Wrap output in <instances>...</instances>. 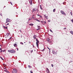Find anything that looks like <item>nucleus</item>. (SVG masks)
Returning <instances> with one entry per match:
<instances>
[{"label":"nucleus","instance_id":"obj_1","mask_svg":"<svg viewBox=\"0 0 73 73\" xmlns=\"http://www.w3.org/2000/svg\"><path fill=\"white\" fill-rule=\"evenodd\" d=\"M8 52L10 53H14L16 52L15 50H8Z\"/></svg>","mask_w":73,"mask_h":73},{"label":"nucleus","instance_id":"obj_2","mask_svg":"<svg viewBox=\"0 0 73 73\" xmlns=\"http://www.w3.org/2000/svg\"><path fill=\"white\" fill-rule=\"evenodd\" d=\"M13 71H12V73H17V70L15 68H13Z\"/></svg>","mask_w":73,"mask_h":73},{"label":"nucleus","instance_id":"obj_3","mask_svg":"<svg viewBox=\"0 0 73 73\" xmlns=\"http://www.w3.org/2000/svg\"><path fill=\"white\" fill-rule=\"evenodd\" d=\"M9 22H11V20L9 19L8 18H7L6 19V23H9Z\"/></svg>","mask_w":73,"mask_h":73},{"label":"nucleus","instance_id":"obj_4","mask_svg":"<svg viewBox=\"0 0 73 73\" xmlns=\"http://www.w3.org/2000/svg\"><path fill=\"white\" fill-rule=\"evenodd\" d=\"M60 12L62 14V15H65V16H66V13H65L64 12V11H63L61 10L60 11Z\"/></svg>","mask_w":73,"mask_h":73},{"label":"nucleus","instance_id":"obj_5","mask_svg":"<svg viewBox=\"0 0 73 73\" xmlns=\"http://www.w3.org/2000/svg\"><path fill=\"white\" fill-rule=\"evenodd\" d=\"M44 17L46 19H48V17L46 16L45 15H44Z\"/></svg>","mask_w":73,"mask_h":73},{"label":"nucleus","instance_id":"obj_6","mask_svg":"<svg viewBox=\"0 0 73 73\" xmlns=\"http://www.w3.org/2000/svg\"><path fill=\"white\" fill-rule=\"evenodd\" d=\"M37 10V8H35L33 9L32 12H35Z\"/></svg>","mask_w":73,"mask_h":73},{"label":"nucleus","instance_id":"obj_7","mask_svg":"<svg viewBox=\"0 0 73 73\" xmlns=\"http://www.w3.org/2000/svg\"><path fill=\"white\" fill-rule=\"evenodd\" d=\"M38 29H36L37 31H39V30H40V29H41V27H40V26H38Z\"/></svg>","mask_w":73,"mask_h":73},{"label":"nucleus","instance_id":"obj_8","mask_svg":"<svg viewBox=\"0 0 73 73\" xmlns=\"http://www.w3.org/2000/svg\"><path fill=\"white\" fill-rule=\"evenodd\" d=\"M46 72L47 73H49V69L48 68H46Z\"/></svg>","mask_w":73,"mask_h":73},{"label":"nucleus","instance_id":"obj_9","mask_svg":"<svg viewBox=\"0 0 73 73\" xmlns=\"http://www.w3.org/2000/svg\"><path fill=\"white\" fill-rule=\"evenodd\" d=\"M36 43H39V40L37 39V38H36Z\"/></svg>","mask_w":73,"mask_h":73},{"label":"nucleus","instance_id":"obj_10","mask_svg":"<svg viewBox=\"0 0 73 73\" xmlns=\"http://www.w3.org/2000/svg\"><path fill=\"white\" fill-rule=\"evenodd\" d=\"M34 20H36V21H38V22H40V21H39V20H38L37 19H34Z\"/></svg>","mask_w":73,"mask_h":73},{"label":"nucleus","instance_id":"obj_11","mask_svg":"<svg viewBox=\"0 0 73 73\" xmlns=\"http://www.w3.org/2000/svg\"><path fill=\"white\" fill-rule=\"evenodd\" d=\"M37 37V36L36 35H34L33 36V38L35 39H36V37Z\"/></svg>","mask_w":73,"mask_h":73},{"label":"nucleus","instance_id":"obj_12","mask_svg":"<svg viewBox=\"0 0 73 73\" xmlns=\"http://www.w3.org/2000/svg\"><path fill=\"white\" fill-rule=\"evenodd\" d=\"M13 45L15 47H16V46H17V44H14Z\"/></svg>","mask_w":73,"mask_h":73},{"label":"nucleus","instance_id":"obj_13","mask_svg":"<svg viewBox=\"0 0 73 73\" xmlns=\"http://www.w3.org/2000/svg\"><path fill=\"white\" fill-rule=\"evenodd\" d=\"M4 71H5V72H6L7 73H10V72H9L8 70H4Z\"/></svg>","mask_w":73,"mask_h":73},{"label":"nucleus","instance_id":"obj_14","mask_svg":"<svg viewBox=\"0 0 73 73\" xmlns=\"http://www.w3.org/2000/svg\"><path fill=\"white\" fill-rule=\"evenodd\" d=\"M52 52H53V53L54 54H55V55L56 54V52H54V51H53Z\"/></svg>","mask_w":73,"mask_h":73},{"label":"nucleus","instance_id":"obj_15","mask_svg":"<svg viewBox=\"0 0 73 73\" xmlns=\"http://www.w3.org/2000/svg\"><path fill=\"white\" fill-rule=\"evenodd\" d=\"M29 25H30L31 26H33V24L32 23H31L29 24Z\"/></svg>","mask_w":73,"mask_h":73},{"label":"nucleus","instance_id":"obj_16","mask_svg":"<svg viewBox=\"0 0 73 73\" xmlns=\"http://www.w3.org/2000/svg\"><path fill=\"white\" fill-rule=\"evenodd\" d=\"M1 52H5V50H1Z\"/></svg>","mask_w":73,"mask_h":73},{"label":"nucleus","instance_id":"obj_17","mask_svg":"<svg viewBox=\"0 0 73 73\" xmlns=\"http://www.w3.org/2000/svg\"><path fill=\"white\" fill-rule=\"evenodd\" d=\"M38 43H36V46H37V48H38Z\"/></svg>","mask_w":73,"mask_h":73},{"label":"nucleus","instance_id":"obj_18","mask_svg":"<svg viewBox=\"0 0 73 73\" xmlns=\"http://www.w3.org/2000/svg\"><path fill=\"white\" fill-rule=\"evenodd\" d=\"M40 7L41 9H42V7L41 6V5H40Z\"/></svg>","mask_w":73,"mask_h":73},{"label":"nucleus","instance_id":"obj_19","mask_svg":"<svg viewBox=\"0 0 73 73\" xmlns=\"http://www.w3.org/2000/svg\"><path fill=\"white\" fill-rule=\"evenodd\" d=\"M55 11H56V9H54L53 10V12H55Z\"/></svg>","mask_w":73,"mask_h":73},{"label":"nucleus","instance_id":"obj_20","mask_svg":"<svg viewBox=\"0 0 73 73\" xmlns=\"http://www.w3.org/2000/svg\"><path fill=\"white\" fill-rule=\"evenodd\" d=\"M8 36H9V33H7V37H8Z\"/></svg>","mask_w":73,"mask_h":73},{"label":"nucleus","instance_id":"obj_21","mask_svg":"<svg viewBox=\"0 0 73 73\" xmlns=\"http://www.w3.org/2000/svg\"><path fill=\"white\" fill-rule=\"evenodd\" d=\"M32 0H31L29 1V3H30V4L31 3H32Z\"/></svg>","mask_w":73,"mask_h":73},{"label":"nucleus","instance_id":"obj_22","mask_svg":"<svg viewBox=\"0 0 73 73\" xmlns=\"http://www.w3.org/2000/svg\"><path fill=\"white\" fill-rule=\"evenodd\" d=\"M28 67H29V68L30 69H31V66L30 65H29Z\"/></svg>","mask_w":73,"mask_h":73},{"label":"nucleus","instance_id":"obj_23","mask_svg":"<svg viewBox=\"0 0 73 73\" xmlns=\"http://www.w3.org/2000/svg\"><path fill=\"white\" fill-rule=\"evenodd\" d=\"M34 18H35V17H33V16H32V17L31 19H34Z\"/></svg>","mask_w":73,"mask_h":73},{"label":"nucleus","instance_id":"obj_24","mask_svg":"<svg viewBox=\"0 0 73 73\" xmlns=\"http://www.w3.org/2000/svg\"><path fill=\"white\" fill-rule=\"evenodd\" d=\"M50 31H51V32H52V33H53V31H52V30H51V29H50Z\"/></svg>","mask_w":73,"mask_h":73},{"label":"nucleus","instance_id":"obj_25","mask_svg":"<svg viewBox=\"0 0 73 73\" xmlns=\"http://www.w3.org/2000/svg\"><path fill=\"white\" fill-rule=\"evenodd\" d=\"M49 41V39L48 38L47 39V41Z\"/></svg>","mask_w":73,"mask_h":73},{"label":"nucleus","instance_id":"obj_26","mask_svg":"<svg viewBox=\"0 0 73 73\" xmlns=\"http://www.w3.org/2000/svg\"><path fill=\"white\" fill-rule=\"evenodd\" d=\"M20 43L21 44H22V45H23L24 44H23V43L22 42H20Z\"/></svg>","mask_w":73,"mask_h":73},{"label":"nucleus","instance_id":"obj_27","mask_svg":"<svg viewBox=\"0 0 73 73\" xmlns=\"http://www.w3.org/2000/svg\"><path fill=\"white\" fill-rule=\"evenodd\" d=\"M70 13L71 15V16H72V12H70Z\"/></svg>","mask_w":73,"mask_h":73},{"label":"nucleus","instance_id":"obj_28","mask_svg":"<svg viewBox=\"0 0 73 73\" xmlns=\"http://www.w3.org/2000/svg\"><path fill=\"white\" fill-rule=\"evenodd\" d=\"M0 58H1V60H4V59H3V58H2L1 57V56H0Z\"/></svg>","mask_w":73,"mask_h":73},{"label":"nucleus","instance_id":"obj_29","mask_svg":"<svg viewBox=\"0 0 73 73\" xmlns=\"http://www.w3.org/2000/svg\"><path fill=\"white\" fill-rule=\"evenodd\" d=\"M44 24H46V22L45 21H44Z\"/></svg>","mask_w":73,"mask_h":73},{"label":"nucleus","instance_id":"obj_30","mask_svg":"<svg viewBox=\"0 0 73 73\" xmlns=\"http://www.w3.org/2000/svg\"><path fill=\"white\" fill-rule=\"evenodd\" d=\"M10 3L11 4V5H12V2H10Z\"/></svg>","mask_w":73,"mask_h":73},{"label":"nucleus","instance_id":"obj_31","mask_svg":"<svg viewBox=\"0 0 73 73\" xmlns=\"http://www.w3.org/2000/svg\"><path fill=\"white\" fill-rule=\"evenodd\" d=\"M40 22H41V23H44V21H40Z\"/></svg>","mask_w":73,"mask_h":73},{"label":"nucleus","instance_id":"obj_32","mask_svg":"<svg viewBox=\"0 0 73 73\" xmlns=\"http://www.w3.org/2000/svg\"><path fill=\"white\" fill-rule=\"evenodd\" d=\"M31 19H30V18H29L28 21H30V20H31Z\"/></svg>","mask_w":73,"mask_h":73},{"label":"nucleus","instance_id":"obj_33","mask_svg":"<svg viewBox=\"0 0 73 73\" xmlns=\"http://www.w3.org/2000/svg\"><path fill=\"white\" fill-rule=\"evenodd\" d=\"M30 72L31 73H33V72H32V70H31Z\"/></svg>","mask_w":73,"mask_h":73},{"label":"nucleus","instance_id":"obj_34","mask_svg":"<svg viewBox=\"0 0 73 73\" xmlns=\"http://www.w3.org/2000/svg\"><path fill=\"white\" fill-rule=\"evenodd\" d=\"M36 11L37 12H38V9H37V10H36Z\"/></svg>","mask_w":73,"mask_h":73},{"label":"nucleus","instance_id":"obj_35","mask_svg":"<svg viewBox=\"0 0 73 73\" xmlns=\"http://www.w3.org/2000/svg\"><path fill=\"white\" fill-rule=\"evenodd\" d=\"M32 2L31 3H30V5H32Z\"/></svg>","mask_w":73,"mask_h":73},{"label":"nucleus","instance_id":"obj_36","mask_svg":"<svg viewBox=\"0 0 73 73\" xmlns=\"http://www.w3.org/2000/svg\"><path fill=\"white\" fill-rule=\"evenodd\" d=\"M3 28L5 29V27L4 26H3Z\"/></svg>","mask_w":73,"mask_h":73},{"label":"nucleus","instance_id":"obj_37","mask_svg":"<svg viewBox=\"0 0 73 73\" xmlns=\"http://www.w3.org/2000/svg\"><path fill=\"white\" fill-rule=\"evenodd\" d=\"M52 67H53V64H51Z\"/></svg>","mask_w":73,"mask_h":73},{"label":"nucleus","instance_id":"obj_38","mask_svg":"<svg viewBox=\"0 0 73 73\" xmlns=\"http://www.w3.org/2000/svg\"><path fill=\"white\" fill-rule=\"evenodd\" d=\"M9 23H7V24H5V25H9Z\"/></svg>","mask_w":73,"mask_h":73},{"label":"nucleus","instance_id":"obj_39","mask_svg":"<svg viewBox=\"0 0 73 73\" xmlns=\"http://www.w3.org/2000/svg\"><path fill=\"white\" fill-rule=\"evenodd\" d=\"M29 44H31V42L30 41L29 42Z\"/></svg>","mask_w":73,"mask_h":73},{"label":"nucleus","instance_id":"obj_40","mask_svg":"<svg viewBox=\"0 0 73 73\" xmlns=\"http://www.w3.org/2000/svg\"><path fill=\"white\" fill-rule=\"evenodd\" d=\"M48 22H50V20H48Z\"/></svg>","mask_w":73,"mask_h":73},{"label":"nucleus","instance_id":"obj_41","mask_svg":"<svg viewBox=\"0 0 73 73\" xmlns=\"http://www.w3.org/2000/svg\"><path fill=\"white\" fill-rule=\"evenodd\" d=\"M33 52V50H32L31 51V53H32Z\"/></svg>","mask_w":73,"mask_h":73},{"label":"nucleus","instance_id":"obj_42","mask_svg":"<svg viewBox=\"0 0 73 73\" xmlns=\"http://www.w3.org/2000/svg\"><path fill=\"white\" fill-rule=\"evenodd\" d=\"M17 50L18 51V50H19V48H17Z\"/></svg>","mask_w":73,"mask_h":73},{"label":"nucleus","instance_id":"obj_43","mask_svg":"<svg viewBox=\"0 0 73 73\" xmlns=\"http://www.w3.org/2000/svg\"><path fill=\"white\" fill-rule=\"evenodd\" d=\"M45 48H44L43 50H42V51H44Z\"/></svg>","mask_w":73,"mask_h":73},{"label":"nucleus","instance_id":"obj_44","mask_svg":"<svg viewBox=\"0 0 73 73\" xmlns=\"http://www.w3.org/2000/svg\"><path fill=\"white\" fill-rule=\"evenodd\" d=\"M37 16H40V15H38V14H37Z\"/></svg>","mask_w":73,"mask_h":73},{"label":"nucleus","instance_id":"obj_45","mask_svg":"<svg viewBox=\"0 0 73 73\" xmlns=\"http://www.w3.org/2000/svg\"><path fill=\"white\" fill-rule=\"evenodd\" d=\"M40 17L41 18H42V16H40Z\"/></svg>","mask_w":73,"mask_h":73},{"label":"nucleus","instance_id":"obj_46","mask_svg":"<svg viewBox=\"0 0 73 73\" xmlns=\"http://www.w3.org/2000/svg\"><path fill=\"white\" fill-rule=\"evenodd\" d=\"M66 29V27L64 28V29Z\"/></svg>","mask_w":73,"mask_h":73},{"label":"nucleus","instance_id":"obj_47","mask_svg":"<svg viewBox=\"0 0 73 73\" xmlns=\"http://www.w3.org/2000/svg\"><path fill=\"white\" fill-rule=\"evenodd\" d=\"M7 27H5V29H7Z\"/></svg>","mask_w":73,"mask_h":73},{"label":"nucleus","instance_id":"obj_48","mask_svg":"<svg viewBox=\"0 0 73 73\" xmlns=\"http://www.w3.org/2000/svg\"><path fill=\"white\" fill-rule=\"evenodd\" d=\"M12 38V37H11L9 39H11Z\"/></svg>","mask_w":73,"mask_h":73},{"label":"nucleus","instance_id":"obj_49","mask_svg":"<svg viewBox=\"0 0 73 73\" xmlns=\"http://www.w3.org/2000/svg\"><path fill=\"white\" fill-rule=\"evenodd\" d=\"M20 32L21 33V30H20Z\"/></svg>","mask_w":73,"mask_h":73},{"label":"nucleus","instance_id":"obj_50","mask_svg":"<svg viewBox=\"0 0 73 73\" xmlns=\"http://www.w3.org/2000/svg\"><path fill=\"white\" fill-rule=\"evenodd\" d=\"M0 50H1V48H0Z\"/></svg>","mask_w":73,"mask_h":73},{"label":"nucleus","instance_id":"obj_51","mask_svg":"<svg viewBox=\"0 0 73 73\" xmlns=\"http://www.w3.org/2000/svg\"><path fill=\"white\" fill-rule=\"evenodd\" d=\"M47 48H48V49H49V47H47Z\"/></svg>","mask_w":73,"mask_h":73},{"label":"nucleus","instance_id":"obj_52","mask_svg":"<svg viewBox=\"0 0 73 73\" xmlns=\"http://www.w3.org/2000/svg\"><path fill=\"white\" fill-rule=\"evenodd\" d=\"M35 16V15H33V16Z\"/></svg>","mask_w":73,"mask_h":73},{"label":"nucleus","instance_id":"obj_53","mask_svg":"<svg viewBox=\"0 0 73 73\" xmlns=\"http://www.w3.org/2000/svg\"><path fill=\"white\" fill-rule=\"evenodd\" d=\"M49 50H50V49H49Z\"/></svg>","mask_w":73,"mask_h":73},{"label":"nucleus","instance_id":"obj_54","mask_svg":"<svg viewBox=\"0 0 73 73\" xmlns=\"http://www.w3.org/2000/svg\"><path fill=\"white\" fill-rule=\"evenodd\" d=\"M5 6H4V8H5Z\"/></svg>","mask_w":73,"mask_h":73},{"label":"nucleus","instance_id":"obj_55","mask_svg":"<svg viewBox=\"0 0 73 73\" xmlns=\"http://www.w3.org/2000/svg\"><path fill=\"white\" fill-rule=\"evenodd\" d=\"M33 46H34V45H33Z\"/></svg>","mask_w":73,"mask_h":73},{"label":"nucleus","instance_id":"obj_56","mask_svg":"<svg viewBox=\"0 0 73 73\" xmlns=\"http://www.w3.org/2000/svg\"><path fill=\"white\" fill-rule=\"evenodd\" d=\"M0 46H1V45H0Z\"/></svg>","mask_w":73,"mask_h":73},{"label":"nucleus","instance_id":"obj_57","mask_svg":"<svg viewBox=\"0 0 73 73\" xmlns=\"http://www.w3.org/2000/svg\"><path fill=\"white\" fill-rule=\"evenodd\" d=\"M21 37H22V35H21Z\"/></svg>","mask_w":73,"mask_h":73},{"label":"nucleus","instance_id":"obj_58","mask_svg":"<svg viewBox=\"0 0 73 73\" xmlns=\"http://www.w3.org/2000/svg\"><path fill=\"white\" fill-rule=\"evenodd\" d=\"M24 43H25V42H24Z\"/></svg>","mask_w":73,"mask_h":73}]
</instances>
